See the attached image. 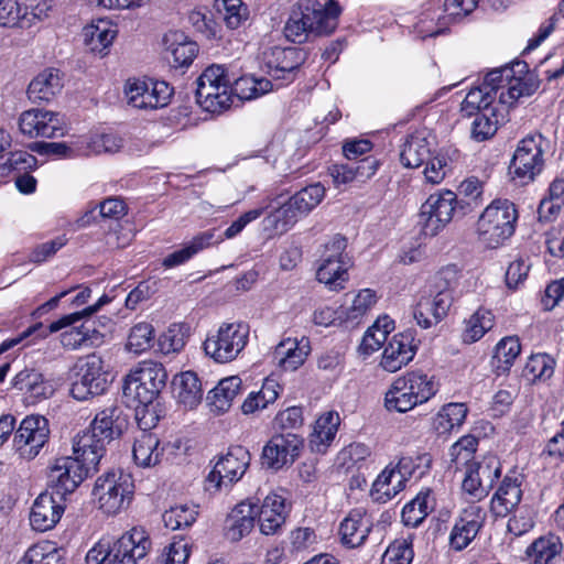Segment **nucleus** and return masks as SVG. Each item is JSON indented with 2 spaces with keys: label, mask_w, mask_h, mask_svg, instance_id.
<instances>
[{
  "label": "nucleus",
  "mask_w": 564,
  "mask_h": 564,
  "mask_svg": "<svg viewBox=\"0 0 564 564\" xmlns=\"http://www.w3.org/2000/svg\"><path fill=\"white\" fill-rule=\"evenodd\" d=\"M128 104L141 110H154L167 106L173 88L166 83L153 79H130L124 87Z\"/></svg>",
  "instance_id": "a211bd4d"
},
{
  "label": "nucleus",
  "mask_w": 564,
  "mask_h": 564,
  "mask_svg": "<svg viewBox=\"0 0 564 564\" xmlns=\"http://www.w3.org/2000/svg\"><path fill=\"white\" fill-rule=\"evenodd\" d=\"M419 301L427 302L429 308H432V312H434L432 323H440L447 315L452 306L453 295L448 289H442L430 291L427 295H422Z\"/></svg>",
  "instance_id": "bf43d9fd"
},
{
  "label": "nucleus",
  "mask_w": 564,
  "mask_h": 564,
  "mask_svg": "<svg viewBox=\"0 0 564 564\" xmlns=\"http://www.w3.org/2000/svg\"><path fill=\"white\" fill-rule=\"evenodd\" d=\"M431 494L420 492L413 500L408 502L401 512L402 522L406 527L416 528L427 517L432 507L429 505Z\"/></svg>",
  "instance_id": "3c124183"
},
{
  "label": "nucleus",
  "mask_w": 564,
  "mask_h": 564,
  "mask_svg": "<svg viewBox=\"0 0 564 564\" xmlns=\"http://www.w3.org/2000/svg\"><path fill=\"white\" fill-rule=\"evenodd\" d=\"M325 192L326 189L321 183H314L300 189L286 203L265 217L267 225L275 231H286L323 200Z\"/></svg>",
  "instance_id": "1a4fd4ad"
},
{
  "label": "nucleus",
  "mask_w": 564,
  "mask_h": 564,
  "mask_svg": "<svg viewBox=\"0 0 564 564\" xmlns=\"http://www.w3.org/2000/svg\"><path fill=\"white\" fill-rule=\"evenodd\" d=\"M151 541L142 529L133 528L116 541L100 539L87 553V564H137L147 557Z\"/></svg>",
  "instance_id": "7ed1b4c3"
},
{
  "label": "nucleus",
  "mask_w": 564,
  "mask_h": 564,
  "mask_svg": "<svg viewBox=\"0 0 564 564\" xmlns=\"http://www.w3.org/2000/svg\"><path fill=\"white\" fill-rule=\"evenodd\" d=\"M198 507L196 505H177L166 510L162 518L166 528L180 530L191 527L197 519Z\"/></svg>",
  "instance_id": "603ef678"
},
{
  "label": "nucleus",
  "mask_w": 564,
  "mask_h": 564,
  "mask_svg": "<svg viewBox=\"0 0 564 564\" xmlns=\"http://www.w3.org/2000/svg\"><path fill=\"white\" fill-rule=\"evenodd\" d=\"M522 479L519 475H506L490 500V510L496 517H507L522 499Z\"/></svg>",
  "instance_id": "a878e982"
},
{
  "label": "nucleus",
  "mask_w": 564,
  "mask_h": 564,
  "mask_svg": "<svg viewBox=\"0 0 564 564\" xmlns=\"http://www.w3.org/2000/svg\"><path fill=\"white\" fill-rule=\"evenodd\" d=\"M186 344V335L182 325H172L159 338V345L164 354L178 352Z\"/></svg>",
  "instance_id": "0e129e2a"
},
{
  "label": "nucleus",
  "mask_w": 564,
  "mask_h": 564,
  "mask_svg": "<svg viewBox=\"0 0 564 564\" xmlns=\"http://www.w3.org/2000/svg\"><path fill=\"white\" fill-rule=\"evenodd\" d=\"M250 464V454L243 446H232L220 456L206 478V489L218 491L237 482Z\"/></svg>",
  "instance_id": "f3484780"
},
{
  "label": "nucleus",
  "mask_w": 564,
  "mask_h": 564,
  "mask_svg": "<svg viewBox=\"0 0 564 564\" xmlns=\"http://www.w3.org/2000/svg\"><path fill=\"white\" fill-rule=\"evenodd\" d=\"M73 452L74 457L66 456L55 459L48 473L53 492L64 498L74 492L89 474L97 471L100 462L98 458L90 462L88 449H79L75 441L73 442Z\"/></svg>",
  "instance_id": "0eeeda50"
},
{
  "label": "nucleus",
  "mask_w": 564,
  "mask_h": 564,
  "mask_svg": "<svg viewBox=\"0 0 564 564\" xmlns=\"http://www.w3.org/2000/svg\"><path fill=\"white\" fill-rule=\"evenodd\" d=\"M467 415V408L463 403H448L442 408L434 420L438 433L451 432L454 427L460 426Z\"/></svg>",
  "instance_id": "864d4df0"
},
{
  "label": "nucleus",
  "mask_w": 564,
  "mask_h": 564,
  "mask_svg": "<svg viewBox=\"0 0 564 564\" xmlns=\"http://www.w3.org/2000/svg\"><path fill=\"white\" fill-rule=\"evenodd\" d=\"M133 489L131 475L117 470L98 477L93 494L105 513L116 514L129 506Z\"/></svg>",
  "instance_id": "9d476101"
},
{
  "label": "nucleus",
  "mask_w": 564,
  "mask_h": 564,
  "mask_svg": "<svg viewBox=\"0 0 564 564\" xmlns=\"http://www.w3.org/2000/svg\"><path fill=\"white\" fill-rule=\"evenodd\" d=\"M432 142L423 132L410 134L401 147L400 162L404 167H420L433 153Z\"/></svg>",
  "instance_id": "473e14b6"
},
{
  "label": "nucleus",
  "mask_w": 564,
  "mask_h": 564,
  "mask_svg": "<svg viewBox=\"0 0 564 564\" xmlns=\"http://www.w3.org/2000/svg\"><path fill=\"white\" fill-rule=\"evenodd\" d=\"M65 498L55 492H42L33 502L30 523L40 532L53 529L65 511Z\"/></svg>",
  "instance_id": "5701e85b"
},
{
  "label": "nucleus",
  "mask_w": 564,
  "mask_h": 564,
  "mask_svg": "<svg viewBox=\"0 0 564 564\" xmlns=\"http://www.w3.org/2000/svg\"><path fill=\"white\" fill-rule=\"evenodd\" d=\"M76 370V380L72 384L70 393L79 401L102 394L112 380L102 358L97 354L79 358Z\"/></svg>",
  "instance_id": "f8f14e48"
},
{
  "label": "nucleus",
  "mask_w": 564,
  "mask_h": 564,
  "mask_svg": "<svg viewBox=\"0 0 564 564\" xmlns=\"http://www.w3.org/2000/svg\"><path fill=\"white\" fill-rule=\"evenodd\" d=\"M486 517V510L476 503L464 508L451 531V547L456 551L467 547L482 528Z\"/></svg>",
  "instance_id": "4be33fe9"
},
{
  "label": "nucleus",
  "mask_w": 564,
  "mask_h": 564,
  "mask_svg": "<svg viewBox=\"0 0 564 564\" xmlns=\"http://www.w3.org/2000/svg\"><path fill=\"white\" fill-rule=\"evenodd\" d=\"M63 88L59 70L46 68L39 73L28 86V98L36 104L52 100Z\"/></svg>",
  "instance_id": "7c9ffc66"
},
{
  "label": "nucleus",
  "mask_w": 564,
  "mask_h": 564,
  "mask_svg": "<svg viewBox=\"0 0 564 564\" xmlns=\"http://www.w3.org/2000/svg\"><path fill=\"white\" fill-rule=\"evenodd\" d=\"M432 458L427 453L402 456L394 468L386 467L373 481L372 498L380 502H387L404 488L409 478H422L430 470Z\"/></svg>",
  "instance_id": "39448f33"
},
{
  "label": "nucleus",
  "mask_w": 564,
  "mask_h": 564,
  "mask_svg": "<svg viewBox=\"0 0 564 564\" xmlns=\"http://www.w3.org/2000/svg\"><path fill=\"white\" fill-rule=\"evenodd\" d=\"M564 207V178H555L549 187L545 196L538 207L539 219L553 220Z\"/></svg>",
  "instance_id": "c03bdc74"
},
{
  "label": "nucleus",
  "mask_w": 564,
  "mask_h": 564,
  "mask_svg": "<svg viewBox=\"0 0 564 564\" xmlns=\"http://www.w3.org/2000/svg\"><path fill=\"white\" fill-rule=\"evenodd\" d=\"M350 263L321 261L316 271V278L324 283L330 291H340L345 289L348 281V268Z\"/></svg>",
  "instance_id": "49530a36"
},
{
  "label": "nucleus",
  "mask_w": 564,
  "mask_h": 564,
  "mask_svg": "<svg viewBox=\"0 0 564 564\" xmlns=\"http://www.w3.org/2000/svg\"><path fill=\"white\" fill-rule=\"evenodd\" d=\"M249 337V327L242 323H224L216 333L204 341L205 354L218 364L235 360L245 349Z\"/></svg>",
  "instance_id": "9b49d317"
},
{
  "label": "nucleus",
  "mask_w": 564,
  "mask_h": 564,
  "mask_svg": "<svg viewBox=\"0 0 564 564\" xmlns=\"http://www.w3.org/2000/svg\"><path fill=\"white\" fill-rule=\"evenodd\" d=\"M316 534L310 528H297L291 532L289 552L293 560L304 561L303 564H339V560L328 553H318L310 558L305 555L310 553V549L316 544Z\"/></svg>",
  "instance_id": "bb28decb"
},
{
  "label": "nucleus",
  "mask_w": 564,
  "mask_h": 564,
  "mask_svg": "<svg viewBox=\"0 0 564 564\" xmlns=\"http://www.w3.org/2000/svg\"><path fill=\"white\" fill-rule=\"evenodd\" d=\"M525 67V62L516 61L511 65L492 69L485 76L480 86L496 98L499 90H507L509 78L513 77V74H522Z\"/></svg>",
  "instance_id": "a19ab883"
},
{
  "label": "nucleus",
  "mask_w": 564,
  "mask_h": 564,
  "mask_svg": "<svg viewBox=\"0 0 564 564\" xmlns=\"http://www.w3.org/2000/svg\"><path fill=\"white\" fill-rule=\"evenodd\" d=\"M258 514V505L242 501L231 510L226 520L227 536L231 541H239L249 534L254 527Z\"/></svg>",
  "instance_id": "c756f323"
},
{
  "label": "nucleus",
  "mask_w": 564,
  "mask_h": 564,
  "mask_svg": "<svg viewBox=\"0 0 564 564\" xmlns=\"http://www.w3.org/2000/svg\"><path fill=\"white\" fill-rule=\"evenodd\" d=\"M23 24L22 1L0 0V25L13 28Z\"/></svg>",
  "instance_id": "338daca9"
},
{
  "label": "nucleus",
  "mask_w": 564,
  "mask_h": 564,
  "mask_svg": "<svg viewBox=\"0 0 564 564\" xmlns=\"http://www.w3.org/2000/svg\"><path fill=\"white\" fill-rule=\"evenodd\" d=\"M48 420L40 414L26 415L15 430L13 448L25 460L34 459L50 440Z\"/></svg>",
  "instance_id": "2eb2a0df"
},
{
  "label": "nucleus",
  "mask_w": 564,
  "mask_h": 564,
  "mask_svg": "<svg viewBox=\"0 0 564 564\" xmlns=\"http://www.w3.org/2000/svg\"><path fill=\"white\" fill-rule=\"evenodd\" d=\"M494 326V315L485 308L477 310L467 321L463 333V341L473 344L479 340Z\"/></svg>",
  "instance_id": "09e8293b"
},
{
  "label": "nucleus",
  "mask_w": 564,
  "mask_h": 564,
  "mask_svg": "<svg viewBox=\"0 0 564 564\" xmlns=\"http://www.w3.org/2000/svg\"><path fill=\"white\" fill-rule=\"evenodd\" d=\"M347 248V239L340 235H335L324 245V250L321 254V261H334L350 263V259L345 250Z\"/></svg>",
  "instance_id": "69168bd1"
},
{
  "label": "nucleus",
  "mask_w": 564,
  "mask_h": 564,
  "mask_svg": "<svg viewBox=\"0 0 564 564\" xmlns=\"http://www.w3.org/2000/svg\"><path fill=\"white\" fill-rule=\"evenodd\" d=\"M232 72L224 65H210L197 78L196 100L207 112L220 113L232 104Z\"/></svg>",
  "instance_id": "6e6552de"
},
{
  "label": "nucleus",
  "mask_w": 564,
  "mask_h": 564,
  "mask_svg": "<svg viewBox=\"0 0 564 564\" xmlns=\"http://www.w3.org/2000/svg\"><path fill=\"white\" fill-rule=\"evenodd\" d=\"M457 205V195L449 189L431 194L422 204L419 214L423 234L436 236L452 221Z\"/></svg>",
  "instance_id": "4468645a"
},
{
  "label": "nucleus",
  "mask_w": 564,
  "mask_h": 564,
  "mask_svg": "<svg viewBox=\"0 0 564 564\" xmlns=\"http://www.w3.org/2000/svg\"><path fill=\"white\" fill-rule=\"evenodd\" d=\"M19 130L29 138H57L64 134V128L56 112L32 108L24 110L18 120Z\"/></svg>",
  "instance_id": "412c9836"
},
{
  "label": "nucleus",
  "mask_w": 564,
  "mask_h": 564,
  "mask_svg": "<svg viewBox=\"0 0 564 564\" xmlns=\"http://www.w3.org/2000/svg\"><path fill=\"white\" fill-rule=\"evenodd\" d=\"M554 359L547 354L531 355L524 366L523 377L533 382L549 379L554 372Z\"/></svg>",
  "instance_id": "5fc2aeb1"
},
{
  "label": "nucleus",
  "mask_w": 564,
  "mask_h": 564,
  "mask_svg": "<svg viewBox=\"0 0 564 564\" xmlns=\"http://www.w3.org/2000/svg\"><path fill=\"white\" fill-rule=\"evenodd\" d=\"M416 348L413 330L395 334L384 347L380 366L388 372H395L414 358Z\"/></svg>",
  "instance_id": "b1692460"
},
{
  "label": "nucleus",
  "mask_w": 564,
  "mask_h": 564,
  "mask_svg": "<svg viewBox=\"0 0 564 564\" xmlns=\"http://www.w3.org/2000/svg\"><path fill=\"white\" fill-rule=\"evenodd\" d=\"M140 433L135 436L132 454L133 459L138 466L151 467L160 462L163 449H160V441L158 436L150 433L149 430L154 427L159 421V416L155 413H150L148 417L147 413L140 415V411L135 414Z\"/></svg>",
  "instance_id": "aec40b11"
},
{
  "label": "nucleus",
  "mask_w": 564,
  "mask_h": 564,
  "mask_svg": "<svg viewBox=\"0 0 564 564\" xmlns=\"http://www.w3.org/2000/svg\"><path fill=\"white\" fill-rule=\"evenodd\" d=\"M517 219L513 203L508 199L492 200L477 221L479 241L491 249L502 246L514 234Z\"/></svg>",
  "instance_id": "423d86ee"
},
{
  "label": "nucleus",
  "mask_w": 564,
  "mask_h": 564,
  "mask_svg": "<svg viewBox=\"0 0 564 564\" xmlns=\"http://www.w3.org/2000/svg\"><path fill=\"white\" fill-rule=\"evenodd\" d=\"M563 543L555 534H547L536 539L528 549L527 554L533 558L534 564H549L561 554Z\"/></svg>",
  "instance_id": "de8ad7c7"
},
{
  "label": "nucleus",
  "mask_w": 564,
  "mask_h": 564,
  "mask_svg": "<svg viewBox=\"0 0 564 564\" xmlns=\"http://www.w3.org/2000/svg\"><path fill=\"white\" fill-rule=\"evenodd\" d=\"M424 164L423 174L425 181L431 184H440L449 171L448 159L443 152L432 154Z\"/></svg>",
  "instance_id": "e2e57ef3"
},
{
  "label": "nucleus",
  "mask_w": 564,
  "mask_h": 564,
  "mask_svg": "<svg viewBox=\"0 0 564 564\" xmlns=\"http://www.w3.org/2000/svg\"><path fill=\"white\" fill-rule=\"evenodd\" d=\"M341 9L335 0L322 4L317 0H301L292 10L283 32L293 43H304L311 34L329 35L337 25Z\"/></svg>",
  "instance_id": "f257e3e1"
},
{
  "label": "nucleus",
  "mask_w": 564,
  "mask_h": 564,
  "mask_svg": "<svg viewBox=\"0 0 564 564\" xmlns=\"http://www.w3.org/2000/svg\"><path fill=\"white\" fill-rule=\"evenodd\" d=\"M241 379L237 376L221 379L207 398L212 411L217 414L228 411L241 390Z\"/></svg>",
  "instance_id": "c9c22d12"
},
{
  "label": "nucleus",
  "mask_w": 564,
  "mask_h": 564,
  "mask_svg": "<svg viewBox=\"0 0 564 564\" xmlns=\"http://www.w3.org/2000/svg\"><path fill=\"white\" fill-rule=\"evenodd\" d=\"M402 378L406 381L409 390L413 391L412 402H414L415 406L427 402L437 392V387L433 377H429L420 370L409 371L404 373Z\"/></svg>",
  "instance_id": "79ce46f5"
},
{
  "label": "nucleus",
  "mask_w": 564,
  "mask_h": 564,
  "mask_svg": "<svg viewBox=\"0 0 564 564\" xmlns=\"http://www.w3.org/2000/svg\"><path fill=\"white\" fill-rule=\"evenodd\" d=\"M203 397L200 381L193 371H185L180 376L177 399L186 408L196 406Z\"/></svg>",
  "instance_id": "8fccbe9b"
},
{
  "label": "nucleus",
  "mask_w": 564,
  "mask_h": 564,
  "mask_svg": "<svg viewBox=\"0 0 564 564\" xmlns=\"http://www.w3.org/2000/svg\"><path fill=\"white\" fill-rule=\"evenodd\" d=\"M413 391L406 387V381L403 380L402 376L398 377L389 390L386 392L384 406L388 411H395L400 413L408 412L415 408L413 401Z\"/></svg>",
  "instance_id": "a18cd8bd"
},
{
  "label": "nucleus",
  "mask_w": 564,
  "mask_h": 564,
  "mask_svg": "<svg viewBox=\"0 0 564 564\" xmlns=\"http://www.w3.org/2000/svg\"><path fill=\"white\" fill-rule=\"evenodd\" d=\"M110 300L107 295H102L98 302L94 305L87 306L84 310L75 313H70L67 315L62 316L57 321L52 322L47 327H43V325L40 323L31 328H29L28 333L33 334L35 332H41V336L45 337L48 334H53L56 332H59L61 329L72 326L75 323L79 322L80 319L91 316L94 313H96L104 304L108 303Z\"/></svg>",
  "instance_id": "58836bf2"
},
{
  "label": "nucleus",
  "mask_w": 564,
  "mask_h": 564,
  "mask_svg": "<svg viewBox=\"0 0 564 564\" xmlns=\"http://www.w3.org/2000/svg\"><path fill=\"white\" fill-rule=\"evenodd\" d=\"M311 351L307 338H285L280 341L273 352V359L284 371H294L300 368Z\"/></svg>",
  "instance_id": "c85d7f7f"
},
{
  "label": "nucleus",
  "mask_w": 564,
  "mask_h": 564,
  "mask_svg": "<svg viewBox=\"0 0 564 564\" xmlns=\"http://www.w3.org/2000/svg\"><path fill=\"white\" fill-rule=\"evenodd\" d=\"M154 329L149 323L134 325L129 334L127 349L134 354H141L152 346Z\"/></svg>",
  "instance_id": "052dcab7"
},
{
  "label": "nucleus",
  "mask_w": 564,
  "mask_h": 564,
  "mask_svg": "<svg viewBox=\"0 0 564 564\" xmlns=\"http://www.w3.org/2000/svg\"><path fill=\"white\" fill-rule=\"evenodd\" d=\"M370 524L362 508L352 509L339 527L343 543L349 547L361 545L370 532Z\"/></svg>",
  "instance_id": "2f4dec72"
},
{
  "label": "nucleus",
  "mask_w": 564,
  "mask_h": 564,
  "mask_svg": "<svg viewBox=\"0 0 564 564\" xmlns=\"http://www.w3.org/2000/svg\"><path fill=\"white\" fill-rule=\"evenodd\" d=\"M303 438L294 433L275 434L262 448L261 464L268 469L279 470L292 465L300 455Z\"/></svg>",
  "instance_id": "6ab92c4d"
},
{
  "label": "nucleus",
  "mask_w": 564,
  "mask_h": 564,
  "mask_svg": "<svg viewBox=\"0 0 564 564\" xmlns=\"http://www.w3.org/2000/svg\"><path fill=\"white\" fill-rule=\"evenodd\" d=\"M304 62V52L297 47H279L271 50L268 56L269 67L281 73H293Z\"/></svg>",
  "instance_id": "37998d69"
},
{
  "label": "nucleus",
  "mask_w": 564,
  "mask_h": 564,
  "mask_svg": "<svg viewBox=\"0 0 564 564\" xmlns=\"http://www.w3.org/2000/svg\"><path fill=\"white\" fill-rule=\"evenodd\" d=\"M218 10L223 12L224 21L229 29H237L249 18V9L242 0H217Z\"/></svg>",
  "instance_id": "6e6d98bb"
},
{
  "label": "nucleus",
  "mask_w": 564,
  "mask_h": 564,
  "mask_svg": "<svg viewBox=\"0 0 564 564\" xmlns=\"http://www.w3.org/2000/svg\"><path fill=\"white\" fill-rule=\"evenodd\" d=\"M285 499L276 494L268 495L261 507H258V521L261 533L271 535L278 533L286 519Z\"/></svg>",
  "instance_id": "cd10ccee"
},
{
  "label": "nucleus",
  "mask_w": 564,
  "mask_h": 564,
  "mask_svg": "<svg viewBox=\"0 0 564 564\" xmlns=\"http://www.w3.org/2000/svg\"><path fill=\"white\" fill-rule=\"evenodd\" d=\"M413 557L412 544L405 539L395 540L388 546L383 555L384 560L395 564H411Z\"/></svg>",
  "instance_id": "774afa93"
},
{
  "label": "nucleus",
  "mask_w": 564,
  "mask_h": 564,
  "mask_svg": "<svg viewBox=\"0 0 564 564\" xmlns=\"http://www.w3.org/2000/svg\"><path fill=\"white\" fill-rule=\"evenodd\" d=\"M377 303V295L370 289H364L355 296L351 306L347 310L346 317L352 323L359 321Z\"/></svg>",
  "instance_id": "680f3d73"
},
{
  "label": "nucleus",
  "mask_w": 564,
  "mask_h": 564,
  "mask_svg": "<svg viewBox=\"0 0 564 564\" xmlns=\"http://www.w3.org/2000/svg\"><path fill=\"white\" fill-rule=\"evenodd\" d=\"M280 390L281 387L276 380L272 378L264 379L260 390L250 392L242 402V413L249 415L265 409L278 399Z\"/></svg>",
  "instance_id": "4c0bfd02"
},
{
  "label": "nucleus",
  "mask_w": 564,
  "mask_h": 564,
  "mask_svg": "<svg viewBox=\"0 0 564 564\" xmlns=\"http://www.w3.org/2000/svg\"><path fill=\"white\" fill-rule=\"evenodd\" d=\"M126 419L122 416V409L112 403L96 413L90 429L78 434L74 441L79 449H88L89 460L101 459L106 452V444L118 437Z\"/></svg>",
  "instance_id": "20e7f679"
},
{
  "label": "nucleus",
  "mask_w": 564,
  "mask_h": 564,
  "mask_svg": "<svg viewBox=\"0 0 564 564\" xmlns=\"http://www.w3.org/2000/svg\"><path fill=\"white\" fill-rule=\"evenodd\" d=\"M478 438L473 435L460 437L449 449V455L455 469H459L470 463L477 449Z\"/></svg>",
  "instance_id": "13d9d810"
},
{
  "label": "nucleus",
  "mask_w": 564,
  "mask_h": 564,
  "mask_svg": "<svg viewBox=\"0 0 564 564\" xmlns=\"http://www.w3.org/2000/svg\"><path fill=\"white\" fill-rule=\"evenodd\" d=\"M550 141L541 133L523 138L513 153L510 167L514 175L523 182L533 181L544 166V152Z\"/></svg>",
  "instance_id": "ddd939ff"
},
{
  "label": "nucleus",
  "mask_w": 564,
  "mask_h": 564,
  "mask_svg": "<svg viewBox=\"0 0 564 564\" xmlns=\"http://www.w3.org/2000/svg\"><path fill=\"white\" fill-rule=\"evenodd\" d=\"M464 467L465 476L462 481V489L470 499L475 500L487 497L501 475V463L492 454L484 456L480 462L471 460Z\"/></svg>",
  "instance_id": "dca6fc26"
},
{
  "label": "nucleus",
  "mask_w": 564,
  "mask_h": 564,
  "mask_svg": "<svg viewBox=\"0 0 564 564\" xmlns=\"http://www.w3.org/2000/svg\"><path fill=\"white\" fill-rule=\"evenodd\" d=\"M540 87V79L534 72H530L528 66L522 74H513L509 78L507 90L499 94V101L503 105L511 106L521 97L533 95Z\"/></svg>",
  "instance_id": "f704fd0d"
},
{
  "label": "nucleus",
  "mask_w": 564,
  "mask_h": 564,
  "mask_svg": "<svg viewBox=\"0 0 564 564\" xmlns=\"http://www.w3.org/2000/svg\"><path fill=\"white\" fill-rule=\"evenodd\" d=\"M116 34L117 30L104 20L86 26L83 33L85 45L91 52L101 55L105 54V51L112 44Z\"/></svg>",
  "instance_id": "ea45409f"
},
{
  "label": "nucleus",
  "mask_w": 564,
  "mask_h": 564,
  "mask_svg": "<svg viewBox=\"0 0 564 564\" xmlns=\"http://www.w3.org/2000/svg\"><path fill=\"white\" fill-rule=\"evenodd\" d=\"M495 97L491 96L481 86L470 89L462 102V112L470 117L476 113H482L481 110H488Z\"/></svg>",
  "instance_id": "4d7b16f0"
},
{
  "label": "nucleus",
  "mask_w": 564,
  "mask_h": 564,
  "mask_svg": "<svg viewBox=\"0 0 564 564\" xmlns=\"http://www.w3.org/2000/svg\"><path fill=\"white\" fill-rule=\"evenodd\" d=\"M166 371L162 364L153 360H144L132 369L124 378L122 393L130 406H135L140 415L155 413L150 409L153 401L165 387Z\"/></svg>",
  "instance_id": "f03ea898"
},
{
  "label": "nucleus",
  "mask_w": 564,
  "mask_h": 564,
  "mask_svg": "<svg viewBox=\"0 0 564 564\" xmlns=\"http://www.w3.org/2000/svg\"><path fill=\"white\" fill-rule=\"evenodd\" d=\"M11 386L20 391L28 403L35 404L51 398L54 393L53 384L35 369H23L12 379Z\"/></svg>",
  "instance_id": "393cba45"
},
{
  "label": "nucleus",
  "mask_w": 564,
  "mask_h": 564,
  "mask_svg": "<svg viewBox=\"0 0 564 564\" xmlns=\"http://www.w3.org/2000/svg\"><path fill=\"white\" fill-rule=\"evenodd\" d=\"M340 425V416L336 411L323 413L315 422L314 432L310 437L312 452L324 454L330 446Z\"/></svg>",
  "instance_id": "72a5a7b5"
},
{
  "label": "nucleus",
  "mask_w": 564,
  "mask_h": 564,
  "mask_svg": "<svg viewBox=\"0 0 564 564\" xmlns=\"http://www.w3.org/2000/svg\"><path fill=\"white\" fill-rule=\"evenodd\" d=\"M232 98L240 100H251L258 98L272 89V83L264 77H254L252 75L237 76L232 72L230 79Z\"/></svg>",
  "instance_id": "e433bc0d"
}]
</instances>
